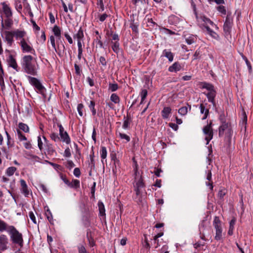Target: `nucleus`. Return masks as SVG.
<instances>
[{"label":"nucleus","mask_w":253,"mask_h":253,"mask_svg":"<svg viewBox=\"0 0 253 253\" xmlns=\"http://www.w3.org/2000/svg\"><path fill=\"white\" fill-rule=\"evenodd\" d=\"M24 147L27 149H30L32 148V145L30 141H26L23 143Z\"/></svg>","instance_id":"56"},{"label":"nucleus","mask_w":253,"mask_h":253,"mask_svg":"<svg viewBox=\"0 0 253 253\" xmlns=\"http://www.w3.org/2000/svg\"><path fill=\"white\" fill-rule=\"evenodd\" d=\"M69 187L74 188L80 187V181L78 179H73L72 182H70Z\"/></svg>","instance_id":"32"},{"label":"nucleus","mask_w":253,"mask_h":253,"mask_svg":"<svg viewBox=\"0 0 253 253\" xmlns=\"http://www.w3.org/2000/svg\"><path fill=\"white\" fill-rule=\"evenodd\" d=\"M2 6V10L4 14L7 18H10L12 16V12L11 8L5 3H1Z\"/></svg>","instance_id":"13"},{"label":"nucleus","mask_w":253,"mask_h":253,"mask_svg":"<svg viewBox=\"0 0 253 253\" xmlns=\"http://www.w3.org/2000/svg\"><path fill=\"white\" fill-rule=\"evenodd\" d=\"M191 109V107L190 106H184V107H181L179 110H178V113L182 115V116H184L185 115L188 110L190 111Z\"/></svg>","instance_id":"27"},{"label":"nucleus","mask_w":253,"mask_h":253,"mask_svg":"<svg viewBox=\"0 0 253 253\" xmlns=\"http://www.w3.org/2000/svg\"><path fill=\"white\" fill-rule=\"evenodd\" d=\"M118 135L121 139H125L127 142L130 141V137L128 135L121 132H119Z\"/></svg>","instance_id":"44"},{"label":"nucleus","mask_w":253,"mask_h":253,"mask_svg":"<svg viewBox=\"0 0 253 253\" xmlns=\"http://www.w3.org/2000/svg\"><path fill=\"white\" fill-rule=\"evenodd\" d=\"M8 240L5 235H0V251H4L7 249Z\"/></svg>","instance_id":"11"},{"label":"nucleus","mask_w":253,"mask_h":253,"mask_svg":"<svg viewBox=\"0 0 253 253\" xmlns=\"http://www.w3.org/2000/svg\"><path fill=\"white\" fill-rule=\"evenodd\" d=\"M79 253H87L85 248L83 246H80L78 247Z\"/></svg>","instance_id":"54"},{"label":"nucleus","mask_w":253,"mask_h":253,"mask_svg":"<svg viewBox=\"0 0 253 253\" xmlns=\"http://www.w3.org/2000/svg\"><path fill=\"white\" fill-rule=\"evenodd\" d=\"M198 21L200 27L202 28H205L208 34L211 37L215 39H217L219 38L218 35L209 27V25H211L212 28L218 29L217 26L209 18H207L205 16H201L198 19Z\"/></svg>","instance_id":"3"},{"label":"nucleus","mask_w":253,"mask_h":253,"mask_svg":"<svg viewBox=\"0 0 253 253\" xmlns=\"http://www.w3.org/2000/svg\"><path fill=\"white\" fill-rule=\"evenodd\" d=\"M111 100L114 103H118L120 102V98L118 95L116 93H113L110 97Z\"/></svg>","instance_id":"39"},{"label":"nucleus","mask_w":253,"mask_h":253,"mask_svg":"<svg viewBox=\"0 0 253 253\" xmlns=\"http://www.w3.org/2000/svg\"><path fill=\"white\" fill-rule=\"evenodd\" d=\"M169 126L174 130H177L178 128L177 125L174 123H169Z\"/></svg>","instance_id":"61"},{"label":"nucleus","mask_w":253,"mask_h":253,"mask_svg":"<svg viewBox=\"0 0 253 253\" xmlns=\"http://www.w3.org/2000/svg\"><path fill=\"white\" fill-rule=\"evenodd\" d=\"M50 138L55 142L59 141L60 140L59 137L56 133H52L50 135Z\"/></svg>","instance_id":"48"},{"label":"nucleus","mask_w":253,"mask_h":253,"mask_svg":"<svg viewBox=\"0 0 253 253\" xmlns=\"http://www.w3.org/2000/svg\"><path fill=\"white\" fill-rule=\"evenodd\" d=\"M134 171V191L136 193V201L137 202L141 203L143 199V191L142 189L144 187V184L143 182L142 176L140 172L138 170V165L136 163L135 164L133 167Z\"/></svg>","instance_id":"2"},{"label":"nucleus","mask_w":253,"mask_h":253,"mask_svg":"<svg viewBox=\"0 0 253 253\" xmlns=\"http://www.w3.org/2000/svg\"><path fill=\"white\" fill-rule=\"evenodd\" d=\"M61 178L66 184L69 186V185L70 184V182L66 178V177L61 175Z\"/></svg>","instance_id":"62"},{"label":"nucleus","mask_w":253,"mask_h":253,"mask_svg":"<svg viewBox=\"0 0 253 253\" xmlns=\"http://www.w3.org/2000/svg\"><path fill=\"white\" fill-rule=\"evenodd\" d=\"M65 37L67 40L68 42L70 44L73 43V40L71 36L68 33H65L64 34Z\"/></svg>","instance_id":"55"},{"label":"nucleus","mask_w":253,"mask_h":253,"mask_svg":"<svg viewBox=\"0 0 253 253\" xmlns=\"http://www.w3.org/2000/svg\"><path fill=\"white\" fill-rule=\"evenodd\" d=\"M78 51L83 52V44L82 42L79 41L78 42Z\"/></svg>","instance_id":"63"},{"label":"nucleus","mask_w":253,"mask_h":253,"mask_svg":"<svg viewBox=\"0 0 253 253\" xmlns=\"http://www.w3.org/2000/svg\"><path fill=\"white\" fill-rule=\"evenodd\" d=\"M181 69V66L178 62H175L169 68V71L171 72H176Z\"/></svg>","instance_id":"21"},{"label":"nucleus","mask_w":253,"mask_h":253,"mask_svg":"<svg viewBox=\"0 0 253 253\" xmlns=\"http://www.w3.org/2000/svg\"><path fill=\"white\" fill-rule=\"evenodd\" d=\"M107 152L106 147H102L100 150V156L102 159L101 162L103 164H104V162H106V157H107Z\"/></svg>","instance_id":"23"},{"label":"nucleus","mask_w":253,"mask_h":253,"mask_svg":"<svg viewBox=\"0 0 253 253\" xmlns=\"http://www.w3.org/2000/svg\"><path fill=\"white\" fill-rule=\"evenodd\" d=\"M217 10L222 14H226V9L224 6L222 5H219L217 7Z\"/></svg>","instance_id":"49"},{"label":"nucleus","mask_w":253,"mask_h":253,"mask_svg":"<svg viewBox=\"0 0 253 253\" xmlns=\"http://www.w3.org/2000/svg\"><path fill=\"white\" fill-rule=\"evenodd\" d=\"M88 107L92 112V115L94 116L96 114V110L94 108L95 102L93 101H90Z\"/></svg>","instance_id":"40"},{"label":"nucleus","mask_w":253,"mask_h":253,"mask_svg":"<svg viewBox=\"0 0 253 253\" xmlns=\"http://www.w3.org/2000/svg\"><path fill=\"white\" fill-rule=\"evenodd\" d=\"M30 83L33 85L37 90V92L41 93L43 97H45L46 89L41 84L40 81L35 78L30 77L29 78Z\"/></svg>","instance_id":"7"},{"label":"nucleus","mask_w":253,"mask_h":253,"mask_svg":"<svg viewBox=\"0 0 253 253\" xmlns=\"http://www.w3.org/2000/svg\"><path fill=\"white\" fill-rule=\"evenodd\" d=\"M18 127L20 129L23 130L25 132H29V127L25 124L19 123L18 124Z\"/></svg>","instance_id":"30"},{"label":"nucleus","mask_w":253,"mask_h":253,"mask_svg":"<svg viewBox=\"0 0 253 253\" xmlns=\"http://www.w3.org/2000/svg\"><path fill=\"white\" fill-rule=\"evenodd\" d=\"M59 127V134L62 141L66 144H68L70 143V138L67 132L64 131L63 127L61 124L58 125Z\"/></svg>","instance_id":"10"},{"label":"nucleus","mask_w":253,"mask_h":253,"mask_svg":"<svg viewBox=\"0 0 253 253\" xmlns=\"http://www.w3.org/2000/svg\"><path fill=\"white\" fill-rule=\"evenodd\" d=\"M33 59L31 55H25L22 58L21 64L26 73L34 75L36 73V68L33 63Z\"/></svg>","instance_id":"5"},{"label":"nucleus","mask_w":253,"mask_h":253,"mask_svg":"<svg viewBox=\"0 0 253 253\" xmlns=\"http://www.w3.org/2000/svg\"><path fill=\"white\" fill-rule=\"evenodd\" d=\"M67 163V166L69 168H72L75 166L74 163L71 160L68 161Z\"/></svg>","instance_id":"64"},{"label":"nucleus","mask_w":253,"mask_h":253,"mask_svg":"<svg viewBox=\"0 0 253 253\" xmlns=\"http://www.w3.org/2000/svg\"><path fill=\"white\" fill-rule=\"evenodd\" d=\"M83 108L84 105L82 104H79L78 105L77 110L79 113V114L80 116H83Z\"/></svg>","instance_id":"46"},{"label":"nucleus","mask_w":253,"mask_h":253,"mask_svg":"<svg viewBox=\"0 0 253 253\" xmlns=\"http://www.w3.org/2000/svg\"><path fill=\"white\" fill-rule=\"evenodd\" d=\"M211 123L207 125L203 128V132L205 135V140L207 141L206 144L208 145L210 140L212 138L213 132L211 129Z\"/></svg>","instance_id":"9"},{"label":"nucleus","mask_w":253,"mask_h":253,"mask_svg":"<svg viewBox=\"0 0 253 253\" xmlns=\"http://www.w3.org/2000/svg\"><path fill=\"white\" fill-rule=\"evenodd\" d=\"M29 217L30 218V219H31V220L35 223V224H36L37 223V222H36V217L34 214V213L32 212V211H30L29 212Z\"/></svg>","instance_id":"52"},{"label":"nucleus","mask_w":253,"mask_h":253,"mask_svg":"<svg viewBox=\"0 0 253 253\" xmlns=\"http://www.w3.org/2000/svg\"><path fill=\"white\" fill-rule=\"evenodd\" d=\"M10 238L11 242L18 246L22 247L23 246V239L22 234L20 233L14 226L10 225L7 232Z\"/></svg>","instance_id":"4"},{"label":"nucleus","mask_w":253,"mask_h":253,"mask_svg":"<svg viewBox=\"0 0 253 253\" xmlns=\"http://www.w3.org/2000/svg\"><path fill=\"white\" fill-rule=\"evenodd\" d=\"M213 226L215 229V239L220 240L222 238V229L221 227V223L217 216H215L213 221Z\"/></svg>","instance_id":"8"},{"label":"nucleus","mask_w":253,"mask_h":253,"mask_svg":"<svg viewBox=\"0 0 253 253\" xmlns=\"http://www.w3.org/2000/svg\"><path fill=\"white\" fill-rule=\"evenodd\" d=\"M204 93L207 96L209 101L212 103L213 105H214V98L216 95L215 90H212L207 93L204 92Z\"/></svg>","instance_id":"16"},{"label":"nucleus","mask_w":253,"mask_h":253,"mask_svg":"<svg viewBox=\"0 0 253 253\" xmlns=\"http://www.w3.org/2000/svg\"><path fill=\"white\" fill-rule=\"evenodd\" d=\"M52 32L55 37H56L58 39H60L61 38V29L57 25H55L53 29Z\"/></svg>","instance_id":"25"},{"label":"nucleus","mask_w":253,"mask_h":253,"mask_svg":"<svg viewBox=\"0 0 253 253\" xmlns=\"http://www.w3.org/2000/svg\"><path fill=\"white\" fill-rule=\"evenodd\" d=\"M232 27L231 20L227 17L223 25V29L225 33H229Z\"/></svg>","instance_id":"18"},{"label":"nucleus","mask_w":253,"mask_h":253,"mask_svg":"<svg viewBox=\"0 0 253 253\" xmlns=\"http://www.w3.org/2000/svg\"><path fill=\"white\" fill-rule=\"evenodd\" d=\"M71 151H70V149H69V148H67L65 151H64V156L65 157H71Z\"/></svg>","instance_id":"51"},{"label":"nucleus","mask_w":253,"mask_h":253,"mask_svg":"<svg viewBox=\"0 0 253 253\" xmlns=\"http://www.w3.org/2000/svg\"><path fill=\"white\" fill-rule=\"evenodd\" d=\"M202 88L206 89L208 92L214 90L213 86L211 84L207 83L203 84Z\"/></svg>","instance_id":"36"},{"label":"nucleus","mask_w":253,"mask_h":253,"mask_svg":"<svg viewBox=\"0 0 253 253\" xmlns=\"http://www.w3.org/2000/svg\"><path fill=\"white\" fill-rule=\"evenodd\" d=\"M12 20L9 19V18H7L6 20H5L4 23H3L2 21L1 22L2 26H5L7 28L10 27L12 25Z\"/></svg>","instance_id":"37"},{"label":"nucleus","mask_w":253,"mask_h":253,"mask_svg":"<svg viewBox=\"0 0 253 253\" xmlns=\"http://www.w3.org/2000/svg\"><path fill=\"white\" fill-rule=\"evenodd\" d=\"M99 62L103 66H106V61L105 58L101 56L99 58Z\"/></svg>","instance_id":"58"},{"label":"nucleus","mask_w":253,"mask_h":253,"mask_svg":"<svg viewBox=\"0 0 253 253\" xmlns=\"http://www.w3.org/2000/svg\"><path fill=\"white\" fill-rule=\"evenodd\" d=\"M75 38L77 39L78 42L79 41L83 42V38H84L83 31L82 30H81V29H80L78 31V33L75 35Z\"/></svg>","instance_id":"31"},{"label":"nucleus","mask_w":253,"mask_h":253,"mask_svg":"<svg viewBox=\"0 0 253 253\" xmlns=\"http://www.w3.org/2000/svg\"><path fill=\"white\" fill-rule=\"evenodd\" d=\"M171 109L170 107H164L163 110L162 111L161 114L162 116L164 119L169 118L171 114Z\"/></svg>","instance_id":"19"},{"label":"nucleus","mask_w":253,"mask_h":253,"mask_svg":"<svg viewBox=\"0 0 253 253\" xmlns=\"http://www.w3.org/2000/svg\"><path fill=\"white\" fill-rule=\"evenodd\" d=\"M14 5H15V8L16 9V10L18 12L20 13L21 11L22 10V5L21 1L19 0H15Z\"/></svg>","instance_id":"33"},{"label":"nucleus","mask_w":253,"mask_h":253,"mask_svg":"<svg viewBox=\"0 0 253 253\" xmlns=\"http://www.w3.org/2000/svg\"><path fill=\"white\" fill-rule=\"evenodd\" d=\"M50 42L52 45V47L54 49V50L56 52L57 49L55 46V38L53 36H51L50 37Z\"/></svg>","instance_id":"47"},{"label":"nucleus","mask_w":253,"mask_h":253,"mask_svg":"<svg viewBox=\"0 0 253 253\" xmlns=\"http://www.w3.org/2000/svg\"><path fill=\"white\" fill-rule=\"evenodd\" d=\"M7 61L8 65L10 67L16 70L17 71L18 70V65L16 63V60L11 55H10L9 56L8 58L7 59Z\"/></svg>","instance_id":"17"},{"label":"nucleus","mask_w":253,"mask_h":253,"mask_svg":"<svg viewBox=\"0 0 253 253\" xmlns=\"http://www.w3.org/2000/svg\"><path fill=\"white\" fill-rule=\"evenodd\" d=\"M162 56L167 57L169 62H172L173 59V54L169 49H165L162 52Z\"/></svg>","instance_id":"20"},{"label":"nucleus","mask_w":253,"mask_h":253,"mask_svg":"<svg viewBox=\"0 0 253 253\" xmlns=\"http://www.w3.org/2000/svg\"><path fill=\"white\" fill-rule=\"evenodd\" d=\"M16 40L18 41V43L20 46L22 52L35 54V50L29 38L27 36L25 31L17 32L16 33Z\"/></svg>","instance_id":"1"},{"label":"nucleus","mask_w":253,"mask_h":253,"mask_svg":"<svg viewBox=\"0 0 253 253\" xmlns=\"http://www.w3.org/2000/svg\"><path fill=\"white\" fill-rule=\"evenodd\" d=\"M16 170V168L14 167H10L5 170V174L8 176H11L14 174Z\"/></svg>","instance_id":"26"},{"label":"nucleus","mask_w":253,"mask_h":253,"mask_svg":"<svg viewBox=\"0 0 253 253\" xmlns=\"http://www.w3.org/2000/svg\"><path fill=\"white\" fill-rule=\"evenodd\" d=\"M130 121L128 118H127L126 119H125L123 125V128L125 129H127L129 128V126L130 125Z\"/></svg>","instance_id":"43"},{"label":"nucleus","mask_w":253,"mask_h":253,"mask_svg":"<svg viewBox=\"0 0 253 253\" xmlns=\"http://www.w3.org/2000/svg\"><path fill=\"white\" fill-rule=\"evenodd\" d=\"M22 30H16L13 31H4L1 33V36L8 45L11 46L14 42L13 37L16 38V33Z\"/></svg>","instance_id":"6"},{"label":"nucleus","mask_w":253,"mask_h":253,"mask_svg":"<svg viewBox=\"0 0 253 253\" xmlns=\"http://www.w3.org/2000/svg\"><path fill=\"white\" fill-rule=\"evenodd\" d=\"M98 206L99 211V216L104 217L105 216V209L103 203L101 202H98Z\"/></svg>","instance_id":"22"},{"label":"nucleus","mask_w":253,"mask_h":253,"mask_svg":"<svg viewBox=\"0 0 253 253\" xmlns=\"http://www.w3.org/2000/svg\"><path fill=\"white\" fill-rule=\"evenodd\" d=\"M74 174L77 177H79L81 175V171L79 168H76L74 170Z\"/></svg>","instance_id":"53"},{"label":"nucleus","mask_w":253,"mask_h":253,"mask_svg":"<svg viewBox=\"0 0 253 253\" xmlns=\"http://www.w3.org/2000/svg\"><path fill=\"white\" fill-rule=\"evenodd\" d=\"M38 145L39 148L41 150L43 148V142L40 136L38 137Z\"/></svg>","instance_id":"50"},{"label":"nucleus","mask_w":253,"mask_h":253,"mask_svg":"<svg viewBox=\"0 0 253 253\" xmlns=\"http://www.w3.org/2000/svg\"><path fill=\"white\" fill-rule=\"evenodd\" d=\"M16 132L18 138L20 141H27V138L24 135L22 134L19 129H17Z\"/></svg>","instance_id":"38"},{"label":"nucleus","mask_w":253,"mask_h":253,"mask_svg":"<svg viewBox=\"0 0 253 253\" xmlns=\"http://www.w3.org/2000/svg\"><path fill=\"white\" fill-rule=\"evenodd\" d=\"M118 88V85L117 84H110L109 85V89L111 91H115Z\"/></svg>","instance_id":"45"},{"label":"nucleus","mask_w":253,"mask_h":253,"mask_svg":"<svg viewBox=\"0 0 253 253\" xmlns=\"http://www.w3.org/2000/svg\"><path fill=\"white\" fill-rule=\"evenodd\" d=\"M20 183L21 185L20 190L21 193L25 196L28 197L31 192L30 190L29 189L27 184L26 181L24 179H20Z\"/></svg>","instance_id":"12"},{"label":"nucleus","mask_w":253,"mask_h":253,"mask_svg":"<svg viewBox=\"0 0 253 253\" xmlns=\"http://www.w3.org/2000/svg\"><path fill=\"white\" fill-rule=\"evenodd\" d=\"M230 128L228 124L223 122L219 128V135L221 136L224 134L225 132L227 131L228 132Z\"/></svg>","instance_id":"14"},{"label":"nucleus","mask_w":253,"mask_h":253,"mask_svg":"<svg viewBox=\"0 0 253 253\" xmlns=\"http://www.w3.org/2000/svg\"><path fill=\"white\" fill-rule=\"evenodd\" d=\"M200 112L202 114H204V117H203V119H206L207 117L209 110L205 108V107L204 106L203 104H201L200 105Z\"/></svg>","instance_id":"35"},{"label":"nucleus","mask_w":253,"mask_h":253,"mask_svg":"<svg viewBox=\"0 0 253 253\" xmlns=\"http://www.w3.org/2000/svg\"><path fill=\"white\" fill-rule=\"evenodd\" d=\"M147 95V91L145 89H143L141 90L140 93V96L141 98L140 104L143 103V102Z\"/></svg>","instance_id":"41"},{"label":"nucleus","mask_w":253,"mask_h":253,"mask_svg":"<svg viewBox=\"0 0 253 253\" xmlns=\"http://www.w3.org/2000/svg\"><path fill=\"white\" fill-rule=\"evenodd\" d=\"M163 235H164L163 232H160L154 236V243H155V244H157V245L155 246V248H157L159 246V243H158V238L162 237Z\"/></svg>","instance_id":"42"},{"label":"nucleus","mask_w":253,"mask_h":253,"mask_svg":"<svg viewBox=\"0 0 253 253\" xmlns=\"http://www.w3.org/2000/svg\"><path fill=\"white\" fill-rule=\"evenodd\" d=\"M206 178L209 181L208 182H206L207 186L209 187V188L210 189V190H212V189H213L212 182H211V172L210 169L208 170Z\"/></svg>","instance_id":"24"},{"label":"nucleus","mask_w":253,"mask_h":253,"mask_svg":"<svg viewBox=\"0 0 253 253\" xmlns=\"http://www.w3.org/2000/svg\"><path fill=\"white\" fill-rule=\"evenodd\" d=\"M45 214L46 218L48 219V220L49 221V222L50 223L53 224V220L52 215L51 212L49 209H47L46 210Z\"/></svg>","instance_id":"34"},{"label":"nucleus","mask_w":253,"mask_h":253,"mask_svg":"<svg viewBox=\"0 0 253 253\" xmlns=\"http://www.w3.org/2000/svg\"><path fill=\"white\" fill-rule=\"evenodd\" d=\"M49 17L50 22L51 24H53L55 22V19L53 14L51 12L49 13Z\"/></svg>","instance_id":"57"},{"label":"nucleus","mask_w":253,"mask_h":253,"mask_svg":"<svg viewBox=\"0 0 253 253\" xmlns=\"http://www.w3.org/2000/svg\"><path fill=\"white\" fill-rule=\"evenodd\" d=\"M9 226H10L8 225L4 221L0 219V232L6 231L8 232Z\"/></svg>","instance_id":"28"},{"label":"nucleus","mask_w":253,"mask_h":253,"mask_svg":"<svg viewBox=\"0 0 253 253\" xmlns=\"http://www.w3.org/2000/svg\"><path fill=\"white\" fill-rule=\"evenodd\" d=\"M86 81L87 83L90 86H93L94 84V81L92 79H91L90 77H87L86 79Z\"/></svg>","instance_id":"60"},{"label":"nucleus","mask_w":253,"mask_h":253,"mask_svg":"<svg viewBox=\"0 0 253 253\" xmlns=\"http://www.w3.org/2000/svg\"><path fill=\"white\" fill-rule=\"evenodd\" d=\"M112 48L113 50L116 53H118L120 52V44L118 42L116 41L115 42H112Z\"/></svg>","instance_id":"29"},{"label":"nucleus","mask_w":253,"mask_h":253,"mask_svg":"<svg viewBox=\"0 0 253 253\" xmlns=\"http://www.w3.org/2000/svg\"><path fill=\"white\" fill-rule=\"evenodd\" d=\"M107 17H108L107 14H106L105 13L99 16V20L101 22H103L105 20V19L107 18Z\"/></svg>","instance_id":"59"},{"label":"nucleus","mask_w":253,"mask_h":253,"mask_svg":"<svg viewBox=\"0 0 253 253\" xmlns=\"http://www.w3.org/2000/svg\"><path fill=\"white\" fill-rule=\"evenodd\" d=\"M186 42L188 44H191L195 42H196L197 40V37L196 36L190 34H187L185 35L184 36Z\"/></svg>","instance_id":"15"}]
</instances>
